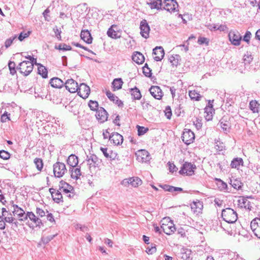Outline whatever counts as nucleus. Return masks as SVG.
I'll list each match as a JSON object with an SVG mask.
<instances>
[{"instance_id": "1", "label": "nucleus", "mask_w": 260, "mask_h": 260, "mask_svg": "<svg viewBox=\"0 0 260 260\" xmlns=\"http://www.w3.org/2000/svg\"><path fill=\"white\" fill-rule=\"evenodd\" d=\"M221 216L223 219L228 223H234L238 219L236 212L230 208L222 210Z\"/></svg>"}, {"instance_id": "2", "label": "nucleus", "mask_w": 260, "mask_h": 260, "mask_svg": "<svg viewBox=\"0 0 260 260\" xmlns=\"http://www.w3.org/2000/svg\"><path fill=\"white\" fill-rule=\"evenodd\" d=\"M161 229L166 234L171 235L175 232L176 230L175 225L170 217L164 218L161 221Z\"/></svg>"}, {"instance_id": "3", "label": "nucleus", "mask_w": 260, "mask_h": 260, "mask_svg": "<svg viewBox=\"0 0 260 260\" xmlns=\"http://www.w3.org/2000/svg\"><path fill=\"white\" fill-rule=\"evenodd\" d=\"M16 69L25 76H28L33 70V66L30 61H23L19 63Z\"/></svg>"}, {"instance_id": "4", "label": "nucleus", "mask_w": 260, "mask_h": 260, "mask_svg": "<svg viewBox=\"0 0 260 260\" xmlns=\"http://www.w3.org/2000/svg\"><path fill=\"white\" fill-rule=\"evenodd\" d=\"M67 170L64 164L57 162L53 165V173L54 176L60 178L67 172Z\"/></svg>"}, {"instance_id": "5", "label": "nucleus", "mask_w": 260, "mask_h": 260, "mask_svg": "<svg viewBox=\"0 0 260 260\" xmlns=\"http://www.w3.org/2000/svg\"><path fill=\"white\" fill-rule=\"evenodd\" d=\"M142 183V180L138 177H133L123 179L121 184L124 186L131 185L133 187H137Z\"/></svg>"}, {"instance_id": "6", "label": "nucleus", "mask_w": 260, "mask_h": 260, "mask_svg": "<svg viewBox=\"0 0 260 260\" xmlns=\"http://www.w3.org/2000/svg\"><path fill=\"white\" fill-rule=\"evenodd\" d=\"M164 9L171 13L179 11L178 4L175 0H165Z\"/></svg>"}, {"instance_id": "7", "label": "nucleus", "mask_w": 260, "mask_h": 260, "mask_svg": "<svg viewBox=\"0 0 260 260\" xmlns=\"http://www.w3.org/2000/svg\"><path fill=\"white\" fill-rule=\"evenodd\" d=\"M196 166L191 163L185 162L179 171L180 174L191 176L194 174Z\"/></svg>"}, {"instance_id": "8", "label": "nucleus", "mask_w": 260, "mask_h": 260, "mask_svg": "<svg viewBox=\"0 0 260 260\" xmlns=\"http://www.w3.org/2000/svg\"><path fill=\"white\" fill-rule=\"evenodd\" d=\"M136 155L137 160L141 162H149L151 158L149 153L144 149L137 151Z\"/></svg>"}, {"instance_id": "9", "label": "nucleus", "mask_w": 260, "mask_h": 260, "mask_svg": "<svg viewBox=\"0 0 260 260\" xmlns=\"http://www.w3.org/2000/svg\"><path fill=\"white\" fill-rule=\"evenodd\" d=\"M229 38L231 43L235 46H239L242 40L240 34L237 30H231L229 33Z\"/></svg>"}, {"instance_id": "10", "label": "nucleus", "mask_w": 260, "mask_h": 260, "mask_svg": "<svg viewBox=\"0 0 260 260\" xmlns=\"http://www.w3.org/2000/svg\"><path fill=\"white\" fill-rule=\"evenodd\" d=\"M194 137V134L191 130L185 128L184 129L181 138L185 144L189 145L193 142Z\"/></svg>"}, {"instance_id": "11", "label": "nucleus", "mask_w": 260, "mask_h": 260, "mask_svg": "<svg viewBox=\"0 0 260 260\" xmlns=\"http://www.w3.org/2000/svg\"><path fill=\"white\" fill-rule=\"evenodd\" d=\"M78 92V95L82 97L83 99L87 98L89 95L90 89L88 86L84 83H81L78 87V90L76 91Z\"/></svg>"}, {"instance_id": "12", "label": "nucleus", "mask_w": 260, "mask_h": 260, "mask_svg": "<svg viewBox=\"0 0 260 260\" xmlns=\"http://www.w3.org/2000/svg\"><path fill=\"white\" fill-rule=\"evenodd\" d=\"M140 34L142 37L147 39L149 37L150 32V27L146 20L141 21L140 25Z\"/></svg>"}, {"instance_id": "13", "label": "nucleus", "mask_w": 260, "mask_h": 260, "mask_svg": "<svg viewBox=\"0 0 260 260\" xmlns=\"http://www.w3.org/2000/svg\"><path fill=\"white\" fill-rule=\"evenodd\" d=\"M66 89L71 93H75L78 90V83L73 79H70L64 83Z\"/></svg>"}, {"instance_id": "14", "label": "nucleus", "mask_w": 260, "mask_h": 260, "mask_svg": "<svg viewBox=\"0 0 260 260\" xmlns=\"http://www.w3.org/2000/svg\"><path fill=\"white\" fill-rule=\"evenodd\" d=\"M95 116L99 121L103 123L107 121L108 119V113L103 108L100 107L96 112Z\"/></svg>"}, {"instance_id": "15", "label": "nucleus", "mask_w": 260, "mask_h": 260, "mask_svg": "<svg viewBox=\"0 0 260 260\" xmlns=\"http://www.w3.org/2000/svg\"><path fill=\"white\" fill-rule=\"evenodd\" d=\"M151 95L157 100H160L163 95L161 89L157 86H152L149 89Z\"/></svg>"}, {"instance_id": "16", "label": "nucleus", "mask_w": 260, "mask_h": 260, "mask_svg": "<svg viewBox=\"0 0 260 260\" xmlns=\"http://www.w3.org/2000/svg\"><path fill=\"white\" fill-rule=\"evenodd\" d=\"M109 140L115 145H119L123 141V138L122 135L118 133H113L109 137Z\"/></svg>"}, {"instance_id": "17", "label": "nucleus", "mask_w": 260, "mask_h": 260, "mask_svg": "<svg viewBox=\"0 0 260 260\" xmlns=\"http://www.w3.org/2000/svg\"><path fill=\"white\" fill-rule=\"evenodd\" d=\"M153 53L155 55L154 59L157 61H160L165 55L164 50L162 47H156L153 49Z\"/></svg>"}, {"instance_id": "18", "label": "nucleus", "mask_w": 260, "mask_h": 260, "mask_svg": "<svg viewBox=\"0 0 260 260\" xmlns=\"http://www.w3.org/2000/svg\"><path fill=\"white\" fill-rule=\"evenodd\" d=\"M29 218L31 221L34 222L37 225H39L42 223L41 220L37 217L35 214L32 212H28L23 218H21L20 220H26Z\"/></svg>"}, {"instance_id": "19", "label": "nucleus", "mask_w": 260, "mask_h": 260, "mask_svg": "<svg viewBox=\"0 0 260 260\" xmlns=\"http://www.w3.org/2000/svg\"><path fill=\"white\" fill-rule=\"evenodd\" d=\"M49 83L52 87L56 88H61L64 84V82L57 77L51 79Z\"/></svg>"}, {"instance_id": "20", "label": "nucleus", "mask_w": 260, "mask_h": 260, "mask_svg": "<svg viewBox=\"0 0 260 260\" xmlns=\"http://www.w3.org/2000/svg\"><path fill=\"white\" fill-rule=\"evenodd\" d=\"M203 204L202 202L199 201H197L196 202H193L191 204V209L192 212L194 214H198L200 213L203 208Z\"/></svg>"}, {"instance_id": "21", "label": "nucleus", "mask_w": 260, "mask_h": 260, "mask_svg": "<svg viewBox=\"0 0 260 260\" xmlns=\"http://www.w3.org/2000/svg\"><path fill=\"white\" fill-rule=\"evenodd\" d=\"M255 221H259L258 219H253L250 223V227L253 233H254V235L260 239V226H258L257 225V222H256V224H255Z\"/></svg>"}, {"instance_id": "22", "label": "nucleus", "mask_w": 260, "mask_h": 260, "mask_svg": "<svg viewBox=\"0 0 260 260\" xmlns=\"http://www.w3.org/2000/svg\"><path fill=\"white\" fill-rule=\"evenodd\" d=\"M114 28L117 29V26L115 25H112L110 28L108 29L107 32L108 36L112 39H117L120 38V35H118L117 30Z\"/></svg>"}, {"instance_id": "23", "label": "nucleus", "mask_w": 260, "mask_h": 260, "mask_svg": "<svg viewBox=\"0 0 260 260\" xmlns=\"http://www.w3.org/2000/svg\"><path fill=\"white\" fill-rule=\"evenodd\" d=\"M80 37L81 39L87 44H91L92 43V38L88 30H82L81 32Z\"/></svg>"}, {"instance_id": "24", "label": "nucleus", "mask_w": 260, "mask_h": 260, "mask_svg": "<svg viewBox=\"0 0 260 260\" xmlns=\"http://www.w3.org/2000/svg\"><path fill=\"white\" fill-rule=\"evenodd\" d=\"M243 160L242 158L240 157H236L234 158L231 163V167L232 168H235L237 169H239L241 166H243Z\"/></svg>"}, {"instance_id": "25", "label": "nucleus", "mask_w": 260, "mask_h": 260, "mask_svg": "<svg viewBox=\"0 0 260 260\" xmlns=\"http://www.w3.org/2000/svg\"><path fill=\"white\" fill-rule=\"evenodd\" d=\"M49 190L51 193V196L53 200L56 203H59L62 198L61 192L58 190L56 191L53 188H50Z\"/></svg>"}, {"instance_id": "26", "label": "nucleus", "mask_w": 260, "mask_h": 260, "mask_svg": "<svg viewBox=\"0 0 260 260\" xmlns=\"http://www.w3.org/2000/svg\"><path fill=\"white\" fill-rule=\"evenodd\" d=\"M101 150L107 158L114 159L116 156L115 153H114L112 150L108 149L107 148L101 147Z\"/></svg>"}, {"instance_id": "27", "label": "nucleus", "mask_w": 260, "mask_h": 260, "mask_svg": "<svg viewBox=\"0 0 260 260\" xmlns=\"http://www.w3.org/2000/svg\"><path fill=\"white\" fill-rule=\"evenodd\" d=\"M181 256L184 260H191V250L182 248L181 250Z\"/></svg>"}, {"instance_id": "28", "label": "nucleus", "mask_w": 260, "mask_h": 260, "mask_svg": "<svg viewBox=\"0 0 260 260\" xmlns=\"http://www.w3.org/2000/svg\"><path fill=\"white\" fill-rule=\"evenodd\" d=\"M133 60L138 64H141L144 61L143 55L139 52H136L132 56Z\"/></svg>"}, {"instance_id": "29", "label": "nucleus", "mask_w": 260, "mask_h": 260, "mask_svg": "<svg viewBox=\"0 0 260 260\" xmlns=\"http://www.w3.org/2000/svg\"><path fill=\"white\" fill-rule=\"evenodd\" d=\"M70 171H71V176L72 178L76 180L79 179L82 175L80 168L73 167Z\"/></svg>"}, {"instance_id": "30", "label": "nucleus", "mask_w": 260, "mask_h": 260, "mask_svg": "<svg viewBox=\"0 0 260 260\" xmlns=\"http://www.w3.org/2000/svg\"><path fill=\"white\" fill-rule=\"evenodd\" d=\"M68 164L73 167H75L78 164V158L74 154L70 155L67 160Z\"/></svg>"}, {"instance_id": "31", "label": "nucleus", "mask_w": 260, "mask_h": 260, "mask_svg": "<svg viewBox=\"0 0 260 260\" xmlns=\"http://www.w3.org/2000/svg\"><path fill=\"white\" fill-rule=\"evenodd\" d=\"M151 9H155L157 10L161 9L162 5L161 0H152L147 3Z\"/></svg>"}, {"instance_id": "32", "label": "nucleus", "mask_w": 260, "mask_h": 260, "mask_svg": "<svg viewBox=\"0 0 260 260\" xmlns=\"http://www.w3.org/2000/svg\"><path fill=\"white\" fill-rule=\"evenodd\" d=\"M213 109L212 106H208L205 108V118L206 120L209 121L212 120L213 117Z\"/></svg>"}, {"instance_id": "33", "label": "nucleus", "mask_w": 260, "mask_h": 260, "mask_svg": "<svg viewBox=\"0 0 260 260\" xmlns=\"http://www.w3.org/2000/svg\"><path fill=\"white\" fill-rule=\"evenodd\" d=\"M59 186L60 187V189H62V191L66 193L70 192L73 189L72 186L63 181H61L60 182Z\"/></svg>"}, {"instance_id": "34", "label": "nucleus", "mask_w": 260, "mask_h": 260, "mask_svg": "<svg viewBox=\"0 0 260 260\" xmlns=\"http://www.w3.org/2000/svg\"><path fill=\"white\" fill-rule=\"evenodd\" d=\"M131 95L132 96V98L135 100H140L141 97L142 95L140 92V90L135 87L134 88L131 89Z\"/></svg>"}, {"instance_id": "35", "label": "nucleus", "mask_w": 260, "mask_h": 260, "mask_svg": "<svg viewBox=\"0 0 260 260\" xmlns=\"http://www.w3.org/2000/svg\"><path fill=\"white\" fill-rule=\"evenodd\" d=\"M13 213L14 214H16L19 217H23L24 215L25 212L24 210L22 208L19 207L17 205H13Z\"/></svg>"}, {"instance_id": "36", "label": "nucleus", "mask_w": 260, "mask_h": 260, "mask_svg": "<svg viewBox=\"0 0 260 260\" xmlns=\"http://www.w3.org/2000/svg\"><path fill=\"white\" fill-rule=\"evenodd\" d=\"M239 205L242 208L250 209V202L245 198H242L238 200Z\"/></svg>"}, {"instance_id": "37", "label": "nucleus", "mask_w": 260, "mask_h": 260, "mask_svg": "<svg viewBox=\"0 0 260 260\" xmlns=\"http://www.w3.org/2000/svg\"><path fill=\"white\" fill-rule=\"evenodd\" d=\"M86 160L87 164L89 166V167L91 168L92 166H93L94 164L97 162L98 160L96 155L92 154L87 156Z\"/></svg>"}, {"instance_id": "38", "label": "nucleus", "mask_w": 260, "mask_h": 260, "mask_svg": "<svg viewBox=\"0 0 260 260\" xmlns=\"http://www.w3.org/2000/svg\"><path fill=\"white\" fill-rule=\"evenodd\" d=\"M38 74L42 76L44 78H46L48 76V72L47 69L43 66L39 64Z\"/></svg>"}, {"instance_id": "39", "label": "nucleus", "mask_w": 260, "mask_h": 260, "mask_svg": "<svg viewBox=\"0 0 260 260\" xmlns=\"http://www.w3.org/2000/svg\"><path fill=\"white\" fill-rule=\"evenodd\" d=\"M123 84V81L121 78L115 79L113 82L112 85L115 89H119L121 88Z\"/></svg>"}, {"instance_id": "40", "label": "nucleus", "mask_w": 260, "mask_h": 260, "mask_svg": "<svg viewBox=\"0 0 260 260\" xmlns=\"http://www.w3.org/2000/svg\"><path fill=\"white\" fill-rule=\"evenodd\" d=\"M231 185L235 189L238 190L241 188L242 183L240 180L237 179H234L231 180Z\"/></svg>"}, {"instance_id": "41", "label": "nucleus", "mask_w": 260, "mask_h": 260, "mask_svg": "<svg viewBox=\"0 0 260 260\" xmlns=\"http://www.w3.org/2000/svg\"><path fill=\"white\" fill-rule=\"evenodd\" d=\"M179 58L180 56L178 55H171L170 56L169 60L172 66H177L179 63Z\"/></svg>"}, {"instance_id": "42", "label": "nucleus", "mask_w": 260, "mask_h": 260, "mask_svg": "<svg viewBox=\"0 0 260 260\" xmlns=\"http://www.w3.org/2000/svg\"><path fill=\"white\" fill-rule=\"evenodd\" d=\"M189 95L191 99L196 101H199L201 98L200 94L196 90L189 91Z\"/></svg>"}, {"instance_id": "43", "label": "nucleus", "mask_w": 260, "mask_h": 260, "mask_svg": "<svg viewBox=\"0 0 260 260\" xmlns=\"http://www.w3.org/2000/svg\"><path fill=\"white\" fill-rule=\"evenodd\" d=\"M250 109L253 113L258 112V103L255 100L251 101L249 103Z\"/></svg>"}, {"instance_id": "44", "label": "nucleus", "mask_w": 260, "mask_h": 260, "mask_svg": "<svg viewBox=\"0 0 260 260\" xmlns=\"http://www.w3.org/2000/svg\"><path fill=\"white\" fill-rule=\"evenodd\" d=\"M243 60L245 65L249 64L252 61L253 57L251 54L247 52V53L244 55Z\"/></svg>"}, {"instance_id": "45", "label": "nucleus", "mask_w": 260, "mask_h": 260, "mask_svg": "<svg viewBox=\"0 0 260 260\" xmlns=\"http://www.w3.org/2000/svg\"><path fill=\"white\" fill-rule=\"evenodd\" d=\"M88 106L89 107L90 110L92 111H97L99 107V104L98 102L95 101L90 100L88 103Z\"/></svg>"}, {"instance_id": "46", "label": "nucleus", "mask_w": 260, "mask_h": 260, "mask_svg": "<svg viewBox=\"0 0 260 260\" xmlns=\"http://www.w3.org/2000/svg\"><path fill=\"white\" fill-rule=\"evenodd\" d=\"M34 163L38 171H41L43 167V163L42 159L36 158L34 159Z\"/></svg>"}, {"instance_id": "47", "label": "nucleus", "mask_w": 260, "mask_h": 260, "mask_svg": "<svg viewBox=\"0 0 260 260\" xmlns=\"http://www.w3.org/2000/svg\"><path fill=\"white\" fill-rule=\"evenodd\" d=\"M55 48L56 49L63 51L71 50L72 49V48L70 46L66 44H60L59 45L58 47L56 46L55 47Z\"/></svg>"}, {"instance_id": "48", "label": "nucleus", "mask_w": 260, "mask_h": 260, "mask_svg": "<svg viewBox=\"0 0 260 260\" xmlns=\"http://www.w3.org/2000/svg\"><path fill=\"white\" fill-rule=\"evenodd\" d=\"M30 34V31H29L26 32H22L19 34L18 39L20 41H22L24 39L28 38Z\"/></svg>"}, {"instance_id": "49", "label": "nucleus", "mask_w": 260, "mask_h": 260, "mask_svg": "<svg viewBox=\"0 0 260 260\" xmlns=\"http://www.w3.org/2000/svg\"><path fill=\"white\" fill-rule=\"evenodd\" d=\"M151 70L148 68V65L145 64L144 67L143 68V72L144 74L147 77H150L151 75Z\"/></svg>"}, {"instance_id": "50", "label": "nucleus", "mask_w": 260, "mask_h": 260, "mask_svg": "<svg viewBox=\"0 0 260 260\" xmlns=\"http://www.w3.org/2000/svg\"><path fill=\"white\" fill-rule=\"evenodd\" d=\"M137 127H138V135H139V136L144 135L148 131V129L147 128H145V127H143V126H140L138 125Z\"/></svg>"}, {"instance_id": "51", "label": "nucleus", "mask_w": 260, "mask_h": 260, "mask_svg": "<svg viewBox=\"0 0 260 260\" xmlns=\"http://www.w3.org/2000/svg\"><path fill=\"white\" fill-rule=\"evenodd\" d=\"M17 38V36H14L12 38H10L6 40L5 43V46L6 48L10 47L12 44L13 41Z\"/></svg>"}, {"instance_id": "52", "label": "nucleus", "mask_w": 260, "mask_h": 260, "mask_svg": "<svg viewBox=\"0 0 260 260\" xmlns=\"http://www.w3.org/2000/svg\"><path fill=\"white\" fill-rule=\"evenodd\" d=\"M10 154L5 150L0 151V157L4 159H8L10 157Z\"/></svg>"}, {"instance_id": "53", "label": "nucleus", "mask_w": 260, "mask_h": 260, "mask_svg": "<svg viewBox=\"0 0 260 260\" xmlns=\"http://www.w3.org/2000/svg\"><path fill=\"white\" fill-rule=\"evenodd\" d=\"M8 213H6V215L4 216V220L5 222L12 223L14 221V218L13 217L11 214H10L9 216Z\"/></svg>"}, {"instance_id": "54", "label": "nucleus", "mask_w": 260, "mask_h": 260, "mask_svg": "<svg viewBox=\"0 0 260 260\" xmlns=\"http://www.w3.org/2000/svg\"><path fill=\"white\" fill-rule=\"evenodd\" d=\"M106 95L111 101H113V102H114L115 100L117 99V96H115L110 91H107L106 92Z\"/></svg>"}, {"instance_id": "55", "label": "nucleus", "mask_w": 260, "mask_h": 260, "mask_svg": "<svg viewBox=\"0 0 260 260\" xmlns=\"http://www.w3.org/2000/svg\"><path fill=\"white\" fill-rule=\"evenodd\" d=\"M10 114H8L7 112H5V113L2 115L1 121L2 122H6L7 120H10L9 117Z\"/></svg>"}, {"instance_id": "56", "label": "nucleus", "mask_w": 260, "mask_h": 260, "mask_svg": "<svg viewBox=\"0 0 260 260\" xmlns=\"http://www.w3.org/2000/svg\"><path fill=\"white\" fill-rule=\"evenodd\" d=\"M36 214H37L38 216L42 217L45 216L46 212L42 209L40 208H37Z\"/></svg>"}, {"instance_id": "57", "label": "nucleus", "mask_w": 260, "mask_h": 260, "mask_svg": "<svg viewBox=\"0 0 260 260\" xmlns=\"http://www.w3.org/2000/svg\"><path fill=\"white\" fill-rule=\"evenodd\" d=\"M251 36V32L249 31H247L244 36L243 41L249 44Z\"/></svg>"}, {"instance_id": "58", "label": "nucleus", "mask_w": 260, "mask_h": 260, "mask_svg": "<svg viewBox=\"0 0 260 260\" xmlns=\"http://www.w3.org/2000/svg\"><path fill=\"white\" fill-rule=\"evenodd\" d=\"M198 42L200 45H202V44H206V45H208V43H209V40L206 38L200 37L198 39Z\"/></svg>"}, {"instance_id": "59", "label": "nucleus", "mask_w": 260, "mask_h": 260, "mask_svg": "<svg viewBox=\"0 0 260 260\" xmlns=\"http://www.w3.org/2000/svg\"><path fill=\"white\" fill-rule=\"evenodd\" d=\"M53 31L56 35V37H57V38L59 40H61V35H60V34H61V30H59L57 27H55L54 28H53Z\"/></svg>"}, {"instance_id": "60", "label": "nucleus", "mask_w": 260, "mask_h": 260, "mask_svg": "<svg viewBox=\"0 0 260 260\" xmlns=\"http://www.w3.org/2000/svg\"><path fill=\"white\" fill-rule=\"evenodd\" d=\"M168 165L170 172L173 173L177 171V168L173 164L169 162Z\"/></svg>"}, {"instance_id": "61", "label": "nucleus", "mask_w": 260, "mask_h": 260, "mask_svg": "<svg viewBox=\"0 0 260 260\" xmlns=\"http://www.w3.org/2000/svg\"><path fill=\"white\" fill-rule=\"evenodd\" d=\"M156 251V248L155 246H151V248L148 247L146 248V252L148 254H152L155 253Z\"/></svg>"}, {"instance_id": "62", "label": "nucleus", "mask_w": 260, "mask_h": 260, "mask_svg": "<svg viewBox=\"0 0 260 260\" xmlns=\"http://www.w3.org/2000/svg\"><path fill=\"white\" fill-rule=\"evenodd\" d=\"M215 147L217 150L219 151H222L224 148V146L223 145L222 143H220V142L217 141V142H216Z\"/></svg>"}, {"instance_id": "63", "label": "nucleus", "mask_w": 260, "mask_h": 260, "mask_svg": "<svg viewBox=\"0 0 260 260\" xmlns=\"http://www.w3.org/2000/svg\"><path fill=\"white\" fill-rule=\"evenodd\" d=\"M193 124L197 129H200L202 126V123L199 119H196L195 121H193Z\"/></svg>"}, {"instance_id": "64", "label": "nucleus", "mask_w": 260, "mask_h": 260, "mask_svg": "<svg viewBox=\"0 0 260 260\" xmlns=\"http://www.w3.org/2000/svg\"><path fill=\"white\" fill-rule=\"evenodd\" d=\"M165 115L167 118L170 119L172 116V112L170 108H166L165 110Z\"/></svg>"}]
</instances>
